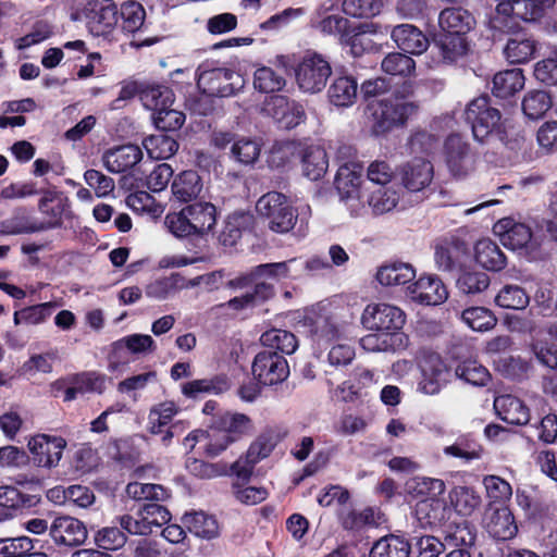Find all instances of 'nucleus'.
I'll return each instance as SVG.
<instances>
[{
	"instance_id": "nucleus-7",
	"label": "nucleus",
	"mask_w": 557,
	"mask_h": 557,
	"mask_svg": "<svg viewBox=\"0 0 557 557\" xmlns=\"http://www.w3.org/2000/svg\"><path fill=\"white\" fill-rule=\"evenodd\" d=\"M44 488L39 481L0 486V521L12 519L37 507Z\"/></svg>"
},
{
	"instance_id": "nucleus-18",
	"label": "nucleus",
	"mask_w": 557,
	"mask_h": 557,
	"mask_svg": "<svg viewBox=\"0 0 557 557\" xmlns=\"http://www.w3.org/2000/svg\"><path fill=\"white\" fill-rule=\"evenodd\" d=\"M49 534L57 545L69 547L82 545L88 536L86 525L71 516L57 517L49 528Z\"/></svg>"
},
{
	"instance_id": "nucleus-15",
	"label": "nucleus",
	"mask_w": 557,
	"mask_h": 557,
	"mask_svg": "<svg viewBox=\"0 0 557 557\" xmlns=\"http://www.w3.org/2000/svg\"><path fill=\"white\" fill-rule=\"evenodd\" d=\"M197 85L209 96L230 97L243 87V79L231 69L212 67L200 71Z\"/></svg>"
},
{
	"instance_id": "nucleus-29",
	"label": "nucleus",
	"mask_w": 557,
	"mask_h": 557,
	"mask_svg": "<svg viewBox=\"0 0 557 557\" xmlns=\"http://www.w3.org/2000/svg\"><path fill=\"white\" fill-rule=\"evenodd\" d=\"M143 158V151L136 145H123L108 150L103 154L106 169L111 173H123L134 168Z\"/></svg>"
},
{
	"instance_id": "nucleus-31",
	"label": "nucleus",
	"mask_w": 557,
	"mask_h": 557,
	"mask_svg": "<svg viewBox=\"0 0 557 557\" xmlns=\"http://www.w3.org/2000/svg\"><path fill=\"white\" fill-rule=\"evenodd\" d=\"M438 25L444 33L468 35L475 25V18L461 7L446 8L438 15Z\"/></svg>"
},
{
	"instance_id": "nucleus-26",
	"label": "nucleus",
	"mask_w": 557,
	"mask_h": 557,
	"mask_svg": "<svg viewBox=\"0 0 557 557\" xmlns=\"http://www.w3.org/2000/svg\"><path fill=\"white\" fill-rule=\"evenodd\" d=\"M359 86L354 75L338 73L334 76L329 89V101L335 107H351L358 98Z\"/></svg>"
},
{
	"instance_id": "nucleus-35",
	"label": "nucleus",
	"mask_w": 557,
	"mask_h": 557,
	"mask_svg": "<svg viewBox=\"0 0 557 557\" xmlns=\"http://www.w3.org/2000/svg\"><path fill=\"white\" fill-rule=\"evenodd\" d=\"M412 543L404 534L389 533L375 541L370 557H409Z\"/></svg>"
},
{
	"instance_id": "nucleus-47",
	"label": "nucleus",
	"mask_w": 557,
	"mask_h": 557,
	"mask_svg": "<svg viewBox=\"0 0 557 557\" xmlns=\"http://www.w3.org/2000/svg\"><path fill=\"white\" fill-rule=\"evenodd\" d=\"M368 34V25L352 24L348 33L345 35L344 39L339 42L343 47L349 48V53L354 58H360L364 53L371 51L373 49L374 42Z\"/></svg>"
},
{
	"instance_id": "nucleus-55",
	"label": "nucleus",
	"mask_w": 557,
	"mask_h": 557,
	"mask_svg": "<svg viewBox=\"0 0 557 557\" xmlns=\"http://www.w3.org/2000/svg\"><path fill=\"white\" fill-rule=\"evenodd\" d=\"M450 504L461 516H470L481 504V497L473 488L455 486L449 493Z\"/></svg>"
},
{
	"instance_id": "nucleus-63",
	"label": "nucleus",
	"mask_w": 557,
	"mask_h": 557,
	"mask_svg": "<svg viewBox=\"0 0 557 557\" xmlns=\"http://www.w3.org/2000/svg\"><path fill=\"white\" fill-rule=\"evenodd\" d=\"M260 152V144L247 137L238 138L231 147V158L243 165H252L258 160Z\"/></svg>"
},
{
	"instance_id": "nucleus-61",
	"label": "nucleus",
	"mask_w": 557,
	"mask_h": 557,
	"mask_svg": "<svg viewBox=\"0 0 557 557\" xmlns=\"http://www.w3.org/2000/svg\"><path fill=\"white\" fill-rule=\"evenodd\" d=\"M311 335L319 345L335 342L341 336L338 323L332 315H319L312 321Z\"/></svg>"
},
{
	"instance_id": "nucleus-21",
	"label": "nucleus",
	"mask_w": 557,
	"mask_h": 557,
	"mask_svg": "<svg viewBox=\"0 0 557 557\" xmlns=\"http://www.w3.org/2000/svg\"><path fill=\"white\" fill-rule=\"evenodd\" d=\"M486 532L495 541L505 542L512 540L518 533V524L515 516L505 505L492 507L485 522Z\"/></svg>"
},
{
	"instance_id": "nucleus-50",
	"label": "nucleus",
	"mask_w": 557,
	"mask_h": 557,
	"mask_svg": "<svg viewBox=\"0 0 557 557\" xmlns=\"http://www.w3.org/2000/svg\"><path fill=\"white\" fill-rule=\"evenodd\" d=\"M178 410L177 405L171 400L162 401L151 407L148 414L149 432L153 435L161 434L164 426L171 425Z\"/></svg>"
},
{
	"instance_id": "nucleus-6",
	"label": "nucleus",
	"mask_w": 557,
	"mask_h": 557,
	"mask_svg": "<svg viewBox=\"0 0 557 557\" xmlns=\"http://www.w3.org/2000/svg\"><path fill=\"white\" fill-rule=\"evenodd\" d=\"M71 20L85 23L94 36H108L119 24V8L113 0H88L71 12Z\"/></svg>"
},
{
	"instance_id": "nucleus-25",
	"label": "nucleus",
	"mask_w": 557,
	"mask_h": 557,
	"mask_svg": "<svg viewBox=\"0 0 557 557\" xmlns=\"http://www.w3.org/2000/svg\"><path fill=\"white\" fill-rule=\"evenodd\" d=\"M230 388V377L225 373H219L211 377L196 379L185 382L181 386V392L188 399H198L205 395L223 394Z\"/></svg>"
},
{
	"instance_id": "nucleus-56",
	"label": "nucleus",
	"mask_w": 557,
	"mask_h": 557,
	"mask_svg": "<svg viewBox=\"0 0 557 557\" xmlns=\"http://www.w3.org/2000/svg\"><path fill=\"white\" fill-rule=\"evenodd\" d=\"M461 320L473 331L486 332L492 330L497 319L495 314L485 307H470L462 311Z\"/></svg>"
},
{
	"instance_id": "nucleus-22",
	"label": "nucleus",
	"mask_w": 557,
	"mask_h": 557,
	"mask_svg": "<svg viewBox=\"0 0 557 557\" xmlns=\"http://www.w3.org/2000/svg\"><path fill=\"white\" fill-rule=\"evenodd\" d=\"M362 172L363 165L358 161L347 160L339 164L334 187L342 200L358 196Z\"/></svg>"
},
{
	"instance_id": "nucleus-42",
	"label": "nucleus",
	"mask_w": 557,
	"mask_h": 557,
	"mask_svg": "<svg viewBox=\"0 0 557 557\" xmlns=\"http://www.w3.org/2000/svg\"><path fill=\"white\" fill-rule=\"evenodd\" d=\"M183 522L188 531L198 537L211 540L219 535L216 519L203 511L185 513Z\"/></svg>"
},
{
	"instance_id": "nucleus-45",
	"label": "nucleus",
	"mask_w": 557,
	"mask_h": 557,
	"mask_svg": "<svg viewBox=\"0 0 557 557\" xmlns=\"http://www.w3.org/2000/svg\"><path fill=\"white\" fill-rule=\"evenodd\" d=\"M143 145L148 156L154 160H166L174 156L178 149L177 140L163 132L146 137Z\"/></svg>"
},
{
	"instance_id": "nucleus-9",
	"label": "nucleus",
	"mask_w": 557,
	"mask_h": 557,
	"mask_svg": "<svg viewBox=\"0 0 557 557\" xmlns=\"http://www.w3.org/2000/svg\"><path fill=\"white\" fill-rule=\"evenodd\" d=\"M331 75L330 61L315 51H307L295 67L296 84L304 92L322 91Z\"/></svg>"
},
{
	"instance_id": "nucleus-38",
	"label": "nucleus",
	"mask_w": 557,
	"mask_h": 557,
	"mask_svg": "<svg viewBox=\"0 0 557 557\" xmlns=\"http://www.w3.org/2000/svg\"><path fill=\"white\" fill-rule=\"evenodd\" d=\"M175 101V95L173 90L162 84H149L143 85L140 92V102L147 109L157 113L161 109L172 107Z\"/></svg>"
},
{
	"instance_id": "nucleus-41",
	"label": "nucleus",
	"mask_w": 557,
	"mask_h": 557,
	"mask_svg": "<svg viewBox=\"0 0 557 557\" xmlns=\"http://www.w3.org/2000/svg\"><path fill=\"white\" fill-rule=\"evenodd\" d=\"M289 273V268L286 261L261 263L255 267L256 282L255 286L263 284L271 290L268 301L275 296V284L281 278H286Z\"/></svg>"
},
{
	"instance_id": "nucleus-32",
	"label": "nucleus",
	"mask_w": 557,
	"mask_h": 557,
	"mask_svg": "<svg viewBox=\"0 0 557 557\" xmlns=\"http://www.w3.org/2000/svg\"><path fill=\"white\" fill-rule=\"evenodd\" d=\"M445 541L448 544L445 557H471L469 549L476 541L475 528L470 523L458 524L445 536Z\"/></svg>"
},
{
	"instance_id": "nucleus-5",
	"label": "nucleus",
	"mask_w": 557,
	"mask_h": 557,
	"mask_svg": "<svg viewBox=\"0 0 557 557\" xmlns=\"http://www.w3.org/2000/svg\"><path fill=\"white\" fill-rule=\"evenodd\" d=\"M256 210L268 228L276 234L292 232L299 216L298 209L280 191H269L261 196L256 203Z\"/></svg>"
},
{
	"instance_id": "nucleus-2",
	"label": "nucleus",
	"mask_w": 557,
	"mask_h": 557,
	"mask_svg": "<svg viewBox=\"0 0 557 557\" xmlns=\"http://www.w3.org/2000/svg\"><path fill=\"white\" fill-rule=\"evenodd\" d=\"M555 0H512L498 2L495 13L488 20L494 39L502 35L516 36L523 32L520 21L535 22L542 18Z\"/></svg>"
},
{
	"instance_id": "nucleus-13",
	"label": "nucleus",
	"mask_w": 557,
	"mask_h": 557,
	"mask_svg": "<svg viewBox=\"0 0 557 557\" xmlns=\"http://www.w3.org/2000/svg\"><path fill=\"white\" fill-rule=\"evenodd\" d=\"M471 258L469 243L456 235L438 239L435 245L434 260L436 267L445 272L461 270Z\"/></svg>"
},
{
	"instance_id": "nucleus-37",
	"label": "nucleus",
	"mask_w": 557,
	"mask_h": 557,
	"mask_svg": "<svg viewBox=\"0 0 557 557\" xmlns=\"http://www.w3.org/2000/svg\"><path fill=\"white\" fill-rule=\"evenodd\" d=\"M524 81L521 69L516 67L500 71L493 77L492 94L496 98L507 99L523 88Z\"/></svg>"
},
{
	"instance_id": "nucleus-54",
	"label": "nucleus",
	"mask_w": 557,
	"mask_h": 557,
	"mask_svg": "<svg viewBox=\"0 0 557 557\" xmlns=\"http://www.w3.org/2000/svg\"><path fill=\"white\" fill-rule=\"evenodd\" d=\"M552 97L544 90L529 91L522 100V111L530 120H539L552 108Z\"/></svg>"
},
{
	"instance_id": "nucleus-40",
	"label": "nucleus",
	"mask_w": 557,
	"mask_h": 557,
	"mask_svg": "<svg viewBox=\"0 0 557 557\" xmlns=\"http://www.w3.org/2000/svg\"><path fill=\"white\" fill-rule=\"evenodd\" d=\"M443 62L447 64L456 63L459 59L467 55L469 51V41L467 35H455L444 33L436 40Z\"/></svg>"
},
{
	"instance_id": "nucleus-33",
	"label": "nucleus",
	"mask_w": 557,
	"mask_h": 557,
	"mask_svg": "<svg viewBox=\"0 0 557 557\" xmlns=\"http://www.w3.org/2000/svg\"><path fill=\"white\" fill-rule=\"evenodd\" d=\"M475 261L484 269L499 272L507 265V257L491 238L478 240L473 247Z\"/></svg>"
},
{
	"instance_id": "nucleus-27",
	"label": "nucleus",
	"mask_w": 557,
	"mask_h": 557,
	"mask_svg": "<svg viewBox=\"0 0 557 557\" xmlns=\"http://www.w3.org/2000/svg\"><path fill=\"white\" fill-rule=\"evenodd\" d=\"M494 408L500 420L512 425H527L530 423L529 407L518 397L500 395L494 400Z\"/></svg>"
},
{
	"instance_id": "nucleus-48",
	"label": "nucleus",
	"mask_w": 557,
	"mask_h": 557,
	"mask_svg": "<svg viewBox=\"0 0 557 557\" xmlns=\"http://www.w3.org/2000/svg\"><path fill=\"white\" fill-rule=\"evenodd\" d=\"M494 367L504 377L521 381L528 376L531 363L520 356L499 355L494 359Z\"/></svg>"
},
{
	"instance_id": "nucleus-23",
	"label": "nucleus",
	"mask_w": 557,
	"mask_h": 557,
	"mask_svg": "<svg viewBox=\"0 0 557 557\" xmlns=\"http://www.w3.org/2000/svg\"><path fill=\"white\" fill-rule=\"evenodd\" d=\"M391 36L397 47L408 54L420 55L426 51L430 45L426 35L411 24L395 26Z\"/></svg>"
},
{
	"instance_id": "nucleus-52",
	"label": "nucleus",
	"mask_w": 557,
	"mask_h": 557,
	"mask_svg": "<svg viewBox=\"0 0 557 557\" xmlns=\"http://www.w3.org/2000/svg\"><path fill=\"white\" fill-rule=\"evenodd\" d=\"M286 79L282 73L270 66H260L253 74V87L262 94H274L283 90Z\"/></svg>"
},
{
	"instance_id": "nucleus-8",
	"label": "nucleus",
	"mask_w": 557,
	"mask_h": 557,
	"mask_svg": "<svg viewBox=\"0 0 557 557\" xmlns=\"http://www.w3.org/2000/svg\"><path fill=\"white\" fill-rule=\"evenodd\" d=\"M465 120L471 126L474 139L480 143L500 133L502 113L491 106V99L486 95L469 102L465 110Z\"/></svg>"
},
{
	"instance_id": "nucleus-49",
	"label": "nucleus",
	"mask_w": 557,
	"mask_h": 557,
	"mask_svg": "<svg viewBox=\"0 0 557 557\" xmlns=\"http://www.w3.org/2000/svg\"><path fill=\"white\" fill-rule=\"evenodd\" d=\"M282 436L273 430L262 432L249 446L247 450V462L256 465L269 457Z\"/></svg>"
},
{
	"instance_id": "nucleus-20",
	"label": "nucleus",
	"mask_w": 557,
	"mask_h": 557,
	"mask_svg": "<svg viewBox=\"0 0 557 557\" xmlns=\"http://www.w3.org/2000/svg\"><path fill=\"white\" fill-rule=\"evenodd\" d=\"M409 290L413 299L428 306L441 305L448 297L445 284L435 274L421 275Z\"/></svg>"
},
{
	"instance_id": "nucleus-19",
	"label": "nucleus",
	"mask_w": 557,
	"mask_h": 557,
	"mask_svg": "<svg viewBox=\"0 0 557 557\" xmlns=\"http://www.w3.org/2000/svg\"><path fill=\"white\" fill-rule=\"evenodd\" d=\"M419 368L422 373L421 389L430 395L438 393L447 375V366L442 357L433 351L423 352L419 360Z\"/></svg>"
},
{
	"instance_id": "nucleus-53",
	"label": "nucleus",
	"mask_w": 557,
	"mask_h": 557,
	"mask_svg": "<svg viewBox=\"0 0 557 557\" xmlns=\"http://www.w3.org/2000/svg\"><path fill=\"white\" fill-rule=\"evenodd\" d=\"M456 287L465 295H476L487 289L491 284L490 276L481 271L459 270Z\"/></svg>"
},
{
	"instance_id": "nucleus-34",
	"label": "nucleus",
	"mask_w": 557,
	"mask_h": 557,
	"mask_svg": "<svg viewBox=\"0 0 557 557\" xmlns=\"http://www.w3.org/2000/svg\"><path fill=\"white\" fill-rule=\"evenodd\" d=\"M203 184L197 171L186 170L177 174L171 184L173 197L180 201L189 203L197 199L202 190Z\"/></svg>"
},
{
	"instance_id": "nucleus-12",
	"label": "nucleus",
	"mask_w": 557,
	"mask_h": 557,
	"mask_svg": "<svg viewBox=\"0 0 557 557\" xmlns=\"http://www.w3.org/2000/svg\"><path fill=\"white\" fill-rule=\"evenodd\" d=\"M406 322L405 312L388 304H369L361 315L362 325L372 331L384 332L392 336L398 333Z\"/></svg>"
},
{
	"instance_id": "nucleus-57",
	"label": "nucleus",
	"mask_w": 557,
	"mask_h": 557,
	"mask_svg": "<svg viewBox=\"0 0 557 557\" xmlns=\"http://www.w3.org/2000/svg\"><path fill=\"white\" fill-rule=\"evenodd\" d=\"M495 302L498 307L511 310H523L530 304V297L518 285H505L496 295Z\"/></svg>"
},
{
	"instance_id": "nucleus-1",
	"label": "nucleus",
	"mask_w": 557,
	"mask_h": 557,
	"mask_svg": "<svg viewBox=\"0 0 557 557\" xmlns=\"http://www.w3.org/2000/svg\"><path fill=\"white\" fill-rule=\"evenodd\" d=\"M418 111V103L399 91L372 100L367 104L370 132L376 137L386 136L394 129L405 127Z\"/></svg>"
},
{
	"instance_id": "nucleus-24",
	"label": "nucleus",
	"mask_w": 557,
	"mask_h": 557,
	"mask_svg": "<svg viewBox=\"0 0 557 557\" xmlns=\"http://www.w3.org/2000/svg\"><path fill=\"white\" fill-rule=\"evenodd\" d=\"M401 183L412 193L424 189L433 180V164L425 159L414 158L401 168Z\"/></svg>"
},
{
	"instance_id": "nucleus-4",
	"label": "nucleus",
	"mask_w": 557,
	"mask_h": 557,
	"mask_svg": "<svg viewBox=\"0 0 557 557\" xmlns=\"http://www.w3.org/2000/svg\"><path fill=\"white\" fill-rule=\"evenodd\" d=\"M252 420L245 413L225 411L213 416L209 424L210 443L203 445L207 457L214 458L252 432Z\"/></svg>"
},
{
	"instance_id": "nucleus-58",
	"label": "nucleus",
	"mask_w": 557,
	"mask_h": 557,
	"mask_svg": "<svg viewBox=\"0 0 557 557\" xmlns=\"http://www.w3.org/2000/svg\"><path fill=\"white\" fill-rule=\"evenodd\" d=\"M381 67L388 75L408 77L416 71V62L408 53L391 52L383 59Z\"/></svg>"
},
{
	"instance_id": "nucleus-60",
	"label": "nucleus",
	"mask_w": 557,
	"mask_h": 557,
	"mask_svg": "<svg viewBox=\"0 0 557 557\" xmlns=\"http://www.w3.org/2000/svg\"><path fill=\"white\" fill-rule=\"evenodd\" d=\"M126 494L138 500L146 503L164 502L170 498V493L160 484L131 482L126 486Z\"/></svg>"
},
{
	"instance_id": "nucleus-11",
	"label": "nucleus",
	"mask_w": 557,
	"mask_h": 557,
	"mask_svg": "<svg viewBox=\"0 0 557 557\" xmlns=\"http://www.w3.org/2000/svg\"><path fill=\"white\" fill-rule=\"evenodd\" d=\"M443 154L446 166L455 178H465L475 170L478 154L459 134L447 136Z\"/></svg>"
},
{
	"instance_id": "nucleus-46",
	"label": "nucleus",
	"mask_w": 557,
	"mask_h": 557,
	"mask_svg": "<svg viewBox=\"0 0 557 557\" xmlns=\"http://www.w3.org/2000/svg\"><path fill=\"white\" fill-rule=\"evenodd\" d=\"M302 143L296 140L276 141L270 150L268 162L272 168L281 169L299 160Z\"/></svg>"
},
{
	"instance_id": "nucleus-51",
	"label": "nucleus",
	"mask_w": 557,
	"mask_h": 557,
	"mask_svg": "<svg viewBox=\"0 0 557 557\" xmlns=\"http://www.w3.org/2000/svg\"><path fill=\"white\" fill-rule=\"evenodd\" d=\"M271 290L268 286L259 284L251 292H247L240 296L231 298L228 301L219 305V307H227L235 311L252 309L268 301Z\"/></svg>"
},
{
	"instance_id": "nucleus-30",
	"label": "nucleus",
	"mask_w": 557,
	"mask_h": 557,
	"mask_svg": "<svg viewBox=\"0 0 557 557\" xmlns=\"http://www.w3.org/2000/svg\"><path fill=\"white\" fill-rule=\"evenodd\" d=\"M537 52V42L527 32L516 34L507 39L504 55L511 64H523L531 61Z\"/></svg>"
},
{
	"instance_id": "nucleus-39",
	"label": "nucleus",
	"mask_w": 557,
	"mask_h": 557,
	"mask_svg": "<svg viewBox=\"0 0 557 557\" xmlns=\"http://www.w3.org/2000/svg\"><path fill=\"white\" fill-rule=\"evenodd\" d=\"M252 216L246 212H233L224 222L219 235V243L224 247H233L242 238L243 233L249 228Z\"/></svg>"
},
{
	"instance_id": "nucleus-36",
	"label": "nucleus",
	"mask_w": 557,
	"mask_h": 557,
	"mask_svg": "<svg viewBox=\"0 0 557 557\" xmlns=\"http://www.w3.org/2000/svg\"><path fill=\"white\" fill-rule=\"evenodd\" d=\"M124 34H140L146 28V10L137 1H125L119 9V24Z\"/></svg>"
},
{
	"instance_id": "nucleus-3",
	"label": "nucleus",
	"mask_w": 557,
	"mask_h": 557,
	"mask_svg": "<svg viewBox=\"0 0 557 557\" xmlns=\"http://www.w3.org/2000/svg\"><path fill=\"white\" fill-rule=\"evenodd\" d=\"M216 221L218 210L212 202L195 201L187 203L177 212H169L164 224L175 237L191 238L208 235Z\"/></svg>"
},
{
	"instance_id": "nucleus-14",
	"label": "nucleus",
	"mask_w": 557,
	"mask_h": 557,
	"mask_svg": "<svg viewBox=\"0 0 557 557\" xmlns=\"http://www.w3.org/2000/svg\"><path fill=\"white\" fill-rule=\"evenodd\" d=\"M251 371L257 382L263 386L283 383L289 375V366L283 355L274 350H262L253 359Z\"/></svg>"
},
{
	"instance_id": "nucleus-44",
	"label": "nucleus",
	"mask_w": 557,
	"mask_h": 557,
	"mask_svg": "<svg viewBox=\"0 0 557 557\" xmlns=\"http://www.w3.org/2000/svg\"><path fill=\"white\" fill-rule=\"evenodd\" d=\"M260 341L265 347L264 350H274L280 355H292L298 347L296 336L286 330L272 329L264 332Z\"/></svg>"
},
{
	"instance_id": "nucleus-10",
	"label": "nucleus",
	"mask_w": 557,
	"mask_h": 557,
	"mask_svg": "<svg viewBox=\"0 0 557 557\" xmlns=\"http://www.w3.org/2000/svg\"><path fill=\"white\" fill-rule=\"evenodd\" d=\"M38 210L48 218L38 225L29 226L23 231L42 232L48 230L60 228L64 220H72L74 213L71 210V201L67 196L61 191L46 189L38 201Z\"/></svg>"
},
{
	"instance_id": "nucleus-62",
	"label": "nucleus",
	"mask_w": 557,
	"mask_h": 557,
	"mask_svg": "<svg viewBox=\"0 0 557 557\" xmlns=\"http://www.w3.org/2000/svg\"><path fill=\"white\" fill-rule=\"evenodd\" d=\"M106 382L107 375L96 371H84L69 376V384L76 385L81 394H102Z\"/></svg>"
},
{
	"instance_id": "nucleus-64",
	"label": "nucleus",
	"mask_w": 557,
	"mask_h": 557,
	"mask_svg": "<svg viewBox=\"0 0 557 557\" xmlns=\"http://www.w3.org/2000/svg\"><path fill=\"white\" fill-rule=\"evenodd\" d=\"M339 522L346 531H361L366 527L377 525L374 509L367 507L361 511L350 509L339 515Z\"/></svg>"
},
{
	"instance_id": "nucleus-16",
	"label": "nucleus",
	"mask_w": 557,
	"mask_h": 557,
	"mask_svg": "<svg viewBox=\"0 0 557 557\" xmlns=\"http://www.w3.org/2000/svg\"><path fill=\"white\" fill-rule=\"evenodd\" d=\"M493 232L505 247L512 250L525 249L528 255L535 256L539 246L533 238L531 227L525 223L517 222L512 218H504L494 224Z\"/></svg>"
},
{
	"instance_id": "nucleus-17",
	"label": "nucleus",
	"mask_w": 557,
	"mask_h": 557,
	"mask_svg": "<svg viewBox=\"0 0 557 557\" xmlns=\"http://www.w3.org/2000/svg\"><path fill=\"white\" fill-rule=\"evenodd\" d=\"M66 441L61 436L37 434L28 442L32 460L37 467L51 469L59 465Z\"/></svg>"
},
{
	"instance_id": "nucleus-43",
	"label": "nucleus",
	"mask_w": 557,
	"mask_h": 557,
	"mask_svg": "<svg viewBox=\"0 0 557 557\" xmlns=\"http://www.w3.org/2000/svg\"><path fill=\"white\" fill-rule=\"evenodd\" d=\"M416 277V270L410 263L394 262L383 265L376 273V280L384 286L405 285Z\"/></svg>"
},
{
	"instance_id": "nucleus-28",
	"label": "nucleus",
	"mask_w": 557,
	"mask_h": 557,
	"mask_svg": "<svg viewBox=\"0 0 557 557\" xmlns=\"http://www.w3.org/2000/svg\"><path fill=\"white\" fill-rule=\"evenodd\" d=\"M299 154L302 174L306 177L318 181L324 176L329 168V159L323 147L302 143Z\"/></svg>"
},
{
	"instance_id": "nucleus-59",
	"label": "nucleus",
	"mask_w": 557,
	"mask_h": 557,
	"mask_svg": "<svg viewBox=\"0 0 557 557\" xmlns=\"http://www.w3.org/2000/svg\"><path fill=\"white\" fill-rule=\"evenodd\" d=\"M456 375L473 386H486L492 376L488 370L476 360H465L456 368Z\"/></svg>"
}]
</instances>
